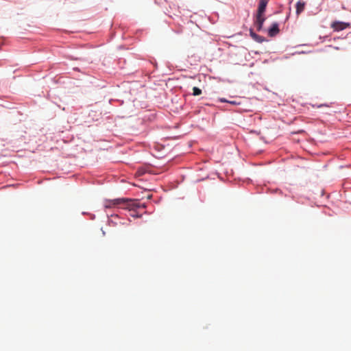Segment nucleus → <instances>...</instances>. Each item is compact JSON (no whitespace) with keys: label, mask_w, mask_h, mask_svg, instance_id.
Wrapping results in <instances>:
<instances>
[{"label":"nucleus","mask_w":351,"mask_h":351,"mask_svg":"<svg viewBox=\"0 0 351 351\" xmlns=\"http://www.w3.org/2000/svg\"><path fill=\"white\" fill-rule=\"evenodd\" d=\"M132 201L131 199H114L112 200L106 201L105 204L106 208H111L114 206H118L121 204H123L125 206H130L132 205L131 202Z\"/></svg>","instance_id":"1"},{"label":"nucleus","mask_w":351,"mask_h":351,"mask_svg":"<svg viewBox=\"0 0 351 351\" xmlns=\"http://www.w3.org/2000/svg\"><path fill=\"white\" fill-rule=\"evenodd\" d=\"M348 27H350V23L340 22V21H335L331 24V27L335 31H337V32L345 29L346 28H347Z\"/></svg>","instance_id":"2"},{"label":"nucleus","mask_w":351,"mask_h":351,"mask_svg":"<svg viewBox=\"0 0 351 351\" xmlns=\"http://www.w3.org/2000/svg\"><path fill=\"white\" fill-rule=\"evenodd\" d=\"M265 21V17L264 16V15L257 13L256 16V20L254 22V25L256 27L257 31L261 30Z\"/></svg>","instance_id":"3"},{"label":"nucleus","mask_w":351,"mask_h":351,"mask_svg":"<svg viewBox=\"0 0 351 351\" xmlns=\"http://www.w3.org/2000/svg\"><path fill=\"white\" fill-rule=\"evenodd\" d=\"M278 24L277 23H274L271 27L269 29L268 34L269 36H275L279 32Z\"/></svg>","instance_id":"4"},{"label":"nucleus","mask_w":351,"mask_h":351,"mask_svg":"<svg viewBox=\"0 0 351 351\" xmlns=\"http://www.w3.org/2000/svg\"><path fill=\"white\" fill-rule=\"evenodd\" d=\"M269 0H260L257 13L264 14Z\"/></svg>","instance_id":"5"},{"label":"nucleus","mask_w":351,"mask_h":351,"mask_svg":"<svg viewBox=\"0 0 351 351\" xmlns=\"http://www.w3.org/2000/svg\"><path fill=\"white\" fill-rule=\"evenodd\" d=\"M305 2L302 1H299L296 3V14L299 15L301 12H302L305 8Z\"/></svg>","instance_id":"6"},{"label":"nucleus","mask_w":351,"mask_h":351,"mask_svg":"<svg viewBox=\"0 0 351 351\" xmlns=\"http://www.w3.org/2000/svg\"><path fill=\"white\" fill-rule=\"evenodd\" d=\"M202 94V90L197 87H193V95L194 96H198Z\"/></svg>","instance_id":"7"},{"label":"nucleus","mask_w":351,"mask_h":351,"mask_svg":"<svg viewBox=\"0 0 351 351\" xmlns=\"http://www.w3.org/2000/svg\"><path fill=\"white\" fill-rule=\"evenodd\" d=\"M228 103L234 106L240 104V102H237V101H228Z\"/></svg>","instance_id":"8"},{"label":"nucleus","mask_w":351,"mask_h":351,"mask_svg":"<svg viewBox=\"0 0 351 351\" xmlns=\"http://www.w3.org/2000/svg\"><path fill=\"white\" fill-rule=\"evenodd\" d=\"M250 34H251L252 37H253L254 38H258V36L255 33L252 32V31L250 32Z\"/></svg>","instance_id":"9"},{"label":"nucleus","mask_w":351,"mask_h":351,"mask_svg":"<svg viewBox=\"0 0 351 351\" xmlns=\"http://www.w3.org/2000/svg\"><path fill=\"white\" fill-rule=\"evenodd\" d=\"M137 173L138 176H141L144 173V171L143 170L138 169Z\"/></svg>","instance_id":"10"},{"label":"nucleus","mask_w":351,"mask_h":351,"mask_svg":"<svg viewBox=\"0 0 351 351\" xmlns=\"http://www.w3.org/2000/svg\"><path fill=\"white\" fill-rule=\"evenodd\" d=\"M219 101L221 102H227V103H228V100L226 99L225 98H220Z\"/></svg>","instance_id":"11"}]
</instances>
